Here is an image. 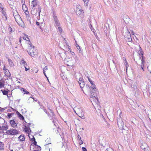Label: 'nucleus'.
<instances>
[{"label":"nucleus","mask_w":151,"mask_h":151,"mask_svg":"<svg viewBox=\"0 0 151 151\" xmlns=\"http://www.w3.org/2000/svg\"><path fill=\"white\" fill-rule=\"evenodd\" d=\"M87 78L88 81L91 84L92 89V91L91 92L90 94L91 100L94 101L95 102H98L97 94L98 92L97 89L96 88L95 85L94 83V81H92L88 77Z\"/></svg>","instance_id":"nucleus-1"},{"label":"nucleus","mask_w":151,"mask_h":151,"mask_svg":"<svg viewBox=\"0 0 151 151\" xmlns=\"http://www.w3.org/2000/svg\"><path fill=\"white\" fill-rule=\"evenodd\" d=\"M31 13L33 15L34 17L37 19L40 18V13L41 12V8L40 6L38 5V8H30Z\"/></svg>","instance_id":"nucleus-2"},{"label":"nucleus","mask_w":151,"mask_h":151,"mask_svg":"<svg viewBox=\"0 0 151 151\" xmlns=\"http://www.w3.org/2000/svg\"><path fill=\"white\" fill-rule=\"evenodd\" d=\"M75 62L74 57H66L64 60V62L68 66H72L73 65Z\"/></svg>","instance_id":"nucleus-3"},{"label":"nucleus","mask_w":151,"mask_h":151,"mask_svg":"<svg viewBox=\"0 0 151 151\" xmlns=\"http://www.w3.org/2000/svg\"><path fill=\"white\" fill-rule=\"evenodd\" d=\"M29 50H27L29 54L31 56L35 57V55H37V51L36 48L34 46L32 47H29Z\"/></svg>","instance_id":"nucleus-4"},{"label":"nucleus","mask_w":151,"mask_h":151,"mask_svg":"<svg viewBox=\"0 0 151 151\" xmlns=\"http://www.w3.org/2000/svg\"><path fill=\"white\" fill-rule=\"evenodd\" d=\"M19 131L15 129H11L7 130L6 132V134L9 135H15L19 134Z\"/></svg>","instance_id":"nucleus-5"},{"label":"nucleus","mask_w":151,"mask_h":151,"mask_svg":"<svg viewBox=\"0 0 151 151\" xmlns=\"http://www.w3.org/2000/svg\"><path fill=\"white\" fill-rule=\"evenodd\" d=\"M75 109L77 112L76 113L77 115L81 117L83 119H84L85 117H84V112L83 111L82 109L81 108H78V107H76Z\"/></svg>","instance_id":"nucleus-6"},{"label":"nucleus","mask_w":151,"mask_h":151,"mask_svg":"<svg viewBox=\"0 0 151 151\" xmlns=\"http://www.w3.org/2000/svg\"><path fill=\"white\" fill-rule=\"evenodd\" d=\"M82 89L83 93L86 94H90L91 92L92 91V88H91V87L88 85H86Z\"/></svg>","instance_id":"nucleus-7"},{"label":"nucleus","mask_w":151,"mask_h":151,"mask_svg":"<svg viewBox=\"0 0 151 151\" xmlns=\"http://www.w3.org/2000/svg\"><path fill=\"white\" fill-rule=\"evenodd\" d=\"M76 13L77 14L80 15L83 13V10H82L81 7L78 4H77L76 6Z\"/></svg>","instance_id":"nucleus-8"},{"label":"nucleus","mask_w":151,"mask_h":151,"mask_svg":"<svg viewBox=\"0 0 151 151\" xmlns=\"http://www.w3.org/2000/svg\"><path fill=\"white\" fill-rule=\"evenodd\" d=\"M122 113V111H120V113L119 114L120 119H119L118 120H117V124L119 128L121 129H122L123 128V125L124 124L121 119Z\"/></svg>","instance_id":"nucleus-9"},{"label":"nucleus","mask_w":151,"mask_h":151,"mask_svg":"<svg viewBox=\"0 0 151 151\" xmlns=\"http://www.w3.org/2000/svg\"><path fill=\"white\" fill-rule=\"evenodd\" d=\"M23 38L24 40L27 41L28 42L27 44L29 45L28 47H31L32 44L29 40V39L28 36L27 35H24L23 37Z\"/></svg>","instance_id":"nucleus-10"},{"label":"nucleus","mask_w":151,"mask_h":151,"mask_svg":"<svg viewBox=\"0 0 151 151\" xmlns=\"http://www.w3.org/2000/svg\"><path fill=\"white\" fill-rule=\"evenodd\" d=\"M37 4L38 1L37 0H33L31 2L30 8H36V7L38 8V5H37Z\"/></svg>","instance_id":"nucleus-11"},{"label":"nucleus","mask_w":151,"mask_h":151,"mask_svg":"<svg viewBox=\"0 0 151 151\" xmlns=\"http://www.w3.org/2000/svg\"><path fill=\"white\" fill-rule=\"evenodd\" d=\"M53 18L55 22V25L56 27H58L59 25V23L58 22V20L57 19L56 15L55 14H53Z\"/></svg>","instance_id":"nucleus-12"},{"label":"nucleus","mask_w":151,"mask_h":151,"mask_svg":"<svg viewBox=\"0 0 151 151\" xmlns=\"http://www.w3.org/2000/svg\"><path fill=\"white\" fill-rule=\"evenodd\" d=\"M10 124L12 127L14 129H16L17 127V125L15 121L13 120H12L10 121Z\"/></svg>","instance_id":"nucleus-13"},{"label":"nucleus","mask_w":151,"mask_h":151,"mask_svg":"<svg viewBox=\"0 0 151 151\" xmlns=\"http://www.w3.org/2000/svg\"><path fill=\"white\" fill-rule=\"evenodd\" d=\"M126 33L127 34V35L125 37L126 40L128 42H131L132 40V39L131 36L130 32L128 30Z\"/></svg>","instance_id":"nucleus-14"},{"label":"nucleus","mask_w":151,"mask_h":151,"mask_svg":"<svg viewBox=\"0 0 151 151\" xmlns=\"http://www.w3.org/2000/svg\"><path fill=\"white\" fill-rule=\"evenodd\" d=\"M3 69L4 73L6 76L7 77H10V74L9 70L7 69L5 66L4 67Z\"/></svg>","instance_id":"nucleus-15"},{"label":"nucleus","mask_w":151,"mask_h":151,"mask_svg":"<svg viewBox=\"0 0 151 151\" xmlns=\"http://www.w3.org/2000/svg\"><path fill=\"white\" fill-rule=\"evenodd\" d=\"M78 83L79 84L80 87L81 88H83L85 86V83L82 80V79H80L79 81H78Z\"/></svg>","instance_id":"nucleus-16"},{"label":"nucleus","mask_w":151,"mask_h":151,"mask_svg":"<svg viewBox=\"0 0 151 151\" xmlns=\"http://www.w3.org/2000/svg\"><path fill=\"white\" fill-rule=\"evenodd\" d=\"M64 40L65 42V45L64 46L65 47V48L67 49V50L68 51V52H72L71 51L70 48V46L68 45V43L66 42V40H65V39L64 38Z\"/></svg>","instance_id":"nucleus-17"},{"label":"nucleus","mask_w":151,"mask_h":151,"mask_svg":"<svg viewBox=\"0 0 151 151\" xmlns=\"http://www.w3.org/2000/svg\"><path fill=\"white\" fill-rule=\"evenodd\" d=\"M141 148L143 150H146L148 148V145L145 143H143L141 146Z\"/></svg>","instance_id":"nucleus-18"},{"label":"nucleus","mask_w":151,"mask_h":151,"mask_svg":"<svg viewBox=\"0 0 151 151\" xmlns=\"http://www.w3.org/2000/svg\"><path fill=\"white\" fill-rule=\"evenodd\" d=\"M16 22L18 23L21 20V19L19 14L14 17Z\"/></svg>","instance_id":"nucleus-19"},{"label":"nucleus","mask_w":151,"mask_h":151,"mask_svg":"<svg viewBox=\"0 0 151 151\" xmlns=\"http://www.w3.org/2000/svg\"><path fill=\"white\" fill-rule=\"evenodd\" d=\"M1 127H2V129L1 130H7L8 129V125L6 124H3L2 126Z\"/></svg>","instance_id":"nucleus-20"},{"label":"nucleus","mask_w":151,"mask_h":151,"mask_svg":"<svg viewBox=\"0 0 151 151\" xmlns=\"http://www.w3.org/2000/svg\"><path fill=\"white\" fill-rule=\"evenodd\" d=\"M18 138L19 139L22 141H23L25 139V137L24 134H22L19 136L18 137Z\"/></svg>","instance_id":"nucleus-21"},{"label":"nucleus","mask_w":151,"mask_h":151,"mask_svg":"<svg viewBox=\"0 0 151 151\" xmlns=\"http://www.w3.org/2000/svg\"><path fill=\"white\" fill-rule=\"evenodd\" d=\"M4 81L2 80H0V88H2L4 86Z\"/></svg>","instance_id":"nucleus-22"},{"label":"nucleus","mask_w":151,"mask_h":151,"mask_svg":"<svg viewBox=\"0 0 151 151\" xmlns=\"http://www.w3.org/2000/svg\"><path fill=\"white\" fill-rule=\"evenodd\" d=\"M17 114L18 117L20 119L22 120H23L24 119V117L19 112L17 111Z\"/></svg>","instance_id":"nucleus-23"},{"label":"nucleus","mask_w":151,"mask_h":151,"mask_svg":"<svg viewBox=\"0 0 151 151\" xmlns=\"http://www.w3.org/2000/svg\"><path fill=\"white\" fill-rule=\"evenodd\" d=\"M20 64L21 65L24 67H25V66H26L27 65V63L26 62L23 60H22L20 61Z\"/></svg>","instance_id":"nucleus-24"},{"label":"nucleus","mask_w":151,"mask_h":151,"mask_svg":"<svg viewBox=\"0 0 151 151\" xmlns=\"http://www.w3.org/2000/svg\"><path fill=\"white\" fill-rule=\"evenodd\" d=\"M75 42H76L75 46H76V47H77L78 50H79V52H81L82 51H81V47H80V46L77 44L76 41H75Z\"/></svg>","instance_id":"nucleus-25"},{"label":"nucleus","mask_w":151,"mask_h":151,"mask_svg":"<svg viewBox=\"0 0 151 151\" xmlns=\"http://www.w3.org/2000/svg\"><path fill=\"white\" fill-rule=\"evenodd\" d=\"M22 7L24 11H26L27 10V8L25 4H22Z\"/></svg>","instance_id":"nucleus-26"},{"label":"nucleus","mask_w":151,"mask_h":151,"mask_svg":"<svg viewBox=\"0 0 151 151\" xmlns=\"http://www.w3.org/2000/svg\"><path fill=\"white\" fill-rule=\"evenodd\" d=\"M142 60L141 59H140V60L141 61V69H142V70H144V68H143V62H144V61H143V56H142Z\"/></svg>","instance_id":"nucleus-27"},{"label":"nucleus","mask_w":151,"mask_h":151,"mask_svg":"<svg viewBox=\"0 0 151 151\" xmlns=\"http://www.w3.org/2000/svg\"><path fill=\"white\" fill-rule=\"evenodd\" d=\"M8 62L9 63V65L11 67H13L14 66V64L13 63L12 60L11 59H8Z\"/></svg>","instance_id":"nucleus-28"},{"label":"nucleus","mask_w":151,"mask_h":151,"mask_svg":"<svg viewBox=\"0 0 151 151\" xmlns=\"http://www.w3.org/2000/svg\"><path fill=\"white\" fill-rule=\"evenodd\" d=\"M4 144L2 142L0 141V150H2L4 149Z\"/></svg>","instance_id":"nucleus-29"},{"label":"nucleus","mask_w":151,"mask_h":151,"mask_svg":"<svg viewBox=\"0 0 151 151\" xmlns=\"http://www.w3.org/2000/svg\"><path fill=\"white\" fill-rule=\"evenodd\" d=\"M30 128H28L27 127L25 126L24 131L25 132H26L27 133H29V129Z\"/></svg>","instance_id":"nucleus-30"},{"label":"nucleus","mask_w":151,"mask_h":151,"mask_svg":"<svg viewBox=\"0 0 151 151\" xmlns=\"http://www.w3.org/2000/svg\"><path fill=\"white\" fill-rule=\"evenodd\" d=\"M13 13L14 17L19 14L17 11L16 10H14L13 11Z\"/></svg>","instance_id":"nucleus-31"},{"label":"nucleus","mask_w":151,"mask_h":151,"mask_svg":"<svg viewBox=\"0 0 151 151\" xmlns=\"http://www.w3.org/2000/svg\"><path fill=\"white\" fill-rule=\"evenodd\" d=\"M1 91L2 92L3 95H7L8 92V91H6L5 90H1Z\"/></svg>","instance_id":"nucleus-32"},{"label":"nucleus","mask_w":151,"mask_h":151,"mask_svg":"<svg viewBox=\"0 0 151 151\" xmlns=\"http://www.w3.org/2000/svg\"><path fill=\"white\" fill-rule=\"evenodd\" d=\"M2 16L3 19L4 20H6L7 19V16L6 14H2Z\"/></svg>","instance_id":"nucleus-33"},{"label":"nucleus","mask_w":151,"mask_h":151,"mask_svg":"<svg viewBox=\"0 0 151 151\" xmlns=\"http://www.w3.org/2000/svg\"><path fill=\"white\" fill-rule=\"evenodd\" d=\"M124 64L125 65L126 69V71H127V68H128V67H129V65L128 64L127 61L126 60H125V61L124 62Z\"/></svg>","instance_id":"nucleus-34"},{"label":"nucleus","mask_w":151,"mask_h":151,"mask_svg":"<svg viewBox=\"0 0 151 151\" xmlns=\"http://www.w3.org/2000/svg\"><path fill=\"white\" fill-rule=\"evenodd\" d=\"M14 113H8L7 115V118L9 119L11 117L13 114Z\"/></svg>","instance_id":"nucleus-35"},{"label":"nucleus","mask_w":151,"mask_h":151,"mask_svg":"<svg viewBox=\"0 0 151 151\" xmlns=\"http://www.w3.org/2000/svg\"><path fill=\"white\" fill-rule=\"evenodd\" d=\"M21 89L23 90V91L24 92V94H28L29 93V92H28V91H26V90H25V89H24L23 88H21Z\"/></svg>","instance_id":"nucleus-36"},{"label":"nucleus","mask_w":151,"mask_h":151,"mask_svg":"<svg viewBox=\"0 0 151 151\" xmlns=\"http://www.w3.org/2000/svg\"><path fill=\"white\" fill-rule=\"evenodd\" d=\"M32 141V142H34L33 143L35 145H36L37 144V142L35 141V139L34 137H33V138L31 139Z\"/></svg>","instance_id":"nucleus-37"},{"label":"nucleus","mask_w":151,"mask_h":151,"mask_svg":"<svg viewBox=\"0 0 151 151\" xmlns=\"http://www.w3.org/2000/svg\"><path fill=\"white\" fill-rule=\"evenodd\" d=\"M89 26L90 28L91 29V30L93 32H94V29H93V27L92 26V25L91 24V22H90V24H89Z\"/></svg>","instance_id":"nucleus-38"},{"label":"nucleus","mask_w":151,"mask_h":151,"mask_svg":"<svg viewBox=\"0 0 151 151\" xmlns=\"http://www.w3.org/2000/svg\"><path fill=\"white\" fill-rule=\"evenodd\" d=\"M8 30L9 31V33L11 34L12 32V28L10 26L8 28Z\"/></svg>","instance_id":"nucleus-39"},{"label":"nucleus","mask_w":151,"mask_h":151,"mask_svg":"<svg viewBox=\"0 0 151 151\" xmlns=\"http://www.w3.org/2000/svg\"><path fill=\"white\" fill-rule=\"evenodd\" d=\"M48 69L47 67V66H45L43 69V72H45L46 70Z\"/></svg>","instance_id":"nucleus-40"},{"label":"nucleus","mask_w":151,"mask_h":151,"mask_svg":"<svg viewBox=\"0 0 151 151\" xmlns=\"http://www.w3.org/2000/svg\"><path fill=\"white\" fill-rule=\"evenodd\" d=\"M1 12L2 14H6L5 10L3 9V10L1 9Z\"/></svg>","instance_id":"nucleus-41"},{"label":"nucleus","mask_w":151,"mask_h":151,"mask_svg":"<svg viewBox=\"0 0 151 151\" xmlns=\"http://www.w3.org/2000/svg\"><path fill=\"white\" fill-rule=\"evenodd\" d=\"M83 1L84 2V3L85 4H87L88 2V0H83Z\"/></svg>","instance_id":"nucleus-42"},{"label":"nucleus","mask_w":151,"mask_h":151,"mask_svg":"<svg viewBox=\"0 0 151 151\" xmlns=\"http://www.w3.org/2000/svg\"><path fill=\"white\" fill-rule=\"evenodd\" d=\"M82 149L83 151H87L85 147H83L82 148Z\"/></svg>","instance_id":"nucleus-43"},{"label":"nucleus","mask_w":151,"mask_h":151,"mask_svg":"<svg viewBox=\"0 0 151 151\" xmlns=\"http://www.w3.org/2000/svg\"><path fill=\"white\" fill-rule=\"evenodd\" d=\"M26 17H27V20H28L29 21V20L30 19V16L29 15L27 16H26Z\"/></svg>","instance_id":"nucleus-44"},{"label":"nucleus","mask_w":151,"mask_h":151,"mask_svg":"<svg viewBox=\"0 0 151 151\" xmlns=\"http://www.w3.org/2000/svg\"><path fill=\"white\" fill-rule=\"evenodd\" d=\"M58 31L59 32H62V28L60 27H58Z\"/></svg>","instance_id":"nucleus-45"},{"label":"nucleus","mask_w":151,"mask_h":151,"mask_svg":"<svg viewBox=\"0 0 151 151\" xmlns=\"http://www.w3.org/2000/svg\"><path fill=\"white\" fill-rule=\"evenodd\" d=\"M5 109L2 108L0 107V112L3 111L4 110H5Z\"/></svg>","instance_id":"nucleus-46"},{"label":"nucleus","mask_w":151,"mask_h":151,"mask_svg":"<svg viewBox=\"0 0 151 151\" xmlns=\"http://www.w3.org/2000/svg\"><path fill=\"white\" fill-rule=\"evenodd\" d=\"M0 8L2 10H3V9H4L3 5L1 3H0Z\"/></svg>","instance_id":"nucleus-47"},{"label":"nucleus","mask_w":151,"mask_h":151,"mask_svg":"<svg viewBox=\"0 0 151 151\" xmlns=\"http://www.w3.org/2000/svg\"><path fill=\"white\" fill-rule=\"evenodd\" d=\"M79 140H80V141L79 142V143L80 144V145L82 144L83 143V141L81 139H80Z\"/></svg>","instance_id":"nucleus-48"},{"label":"nucleus","mask_w":151,"mask_h":151,"mask_svg":"<svg viewBox=\"0 0 151 151\" xmlns=\"http://www.w3.org/2000/svg\"><path fill=\"white\" fill-rule=\"evenodd\" d=\"M25 13L26 14V16H29V15H28L29 13L28 12L27 10L26 11H25Z\"/></svg>","instance_id":"nucleus-49"},{"label":"nucleus","mask_w":151,"mask_h":151,"mask_svg":"<svg viewBox=\"0 0 151 151\" xmlns=\"http://www.w3.org/2000/svg\"><path fill=\"white\" fill-rule=\"evenodd\" d=\"M25 68V70L26 71H27L28 69H29V68L28 67V68H27L26 67V66H25V67H24Z\"/></svg>","instance_id":"nucleus-50"},{"label":"nucleus","mask_w":151,"mask_h":151,"mask_svg":"<svg viewBox=\"0 0 151 151\" xmlns=\"http://www.w3.org/2000/svg\"><path fill=\"white\" fill-rule=\"evenodd\" d=\"M78 139L79 140H80L81 139V137L79 135H78Z\"/></svg>","instance_id":"nucleus-51"},{"label":"nucleus","mask_w":151,"mask_h":151,"mask_svg":"<svg viewBox=\"0 0 151 151\" xmlns=\"http://www.w3.org/2000/svg\"><path fill=\"white\" fill-rule=\"evenodd\" d=\"M45 76L47 78V80H48V78L47 77V76L46 75V73H45V72H43Z\"/></svg>","instance_id":"nucleus-52"},{"label":"nucleus","mask_w":151,"mask_h":151,"mask_svg":"<svg viewBox=\"0 0 151 151\" xmlns=\"http://www.w3.org/2000/svg\"><path fill=\"white\" fill-rule=\"evenodd\" d=\"M36 25H39V22H36Z\"/></svg>","instance_id":"nucleus-53"},{"label":"nucleus","mask_w":151,"mask_h":151,"mask_svg":"<svg viewBox=\"0 0 151 151\" xmlns=\"http://www.w3.org/2000/svg\"><path fill=\"white\" fill-rule=\"evenodd\" d=\"M131 33L133 35H134V32H133V31H132Z\"/></svg>","instance_id":"nucleus-54"},{"label":"nucleus","mask_w":151,"mask_h":151,"mask_svg":"<svg viewBox=\"0 0 151 151\" xmlns=\"http://www.w3.org/2000/svg\"><path fill=\"white\" fill-rule=\"evenodd\" d=\"M22 1V4H24V1H23V0H21Z\"/></svg>","instance_id":"nucleus-55"},{"label":"nucleus","mask_w":151,"mask_h":151,"mask_svg":"<svg viewBox=\"0 0 151 151\" xmlns=\"http://www.w3.org/2000/svg\"><path fill=\"white\" fill-rule=\"evenodd\" d=\"M109 150L108 149H106L105 151H109Z\"/></svg>","instance_id":"nucleus-56"},{"label":"nucleus","mask_w":151,"mask_h":151,"mask_svg":"<svg viewBox=\"0 0 151 151\" xmlns=\"http://www.w3.org/2000/svg\"><path fill=\"white\" fill-rule=\"evenodd\" d=\"M51 113H52V115L53 116H54V114L52 112H51Z\"/></svg>","instance_id":"nucleus-57"},{"label":"nucleus","mask_w":151,"mask_h":151,"mask_svg":"<svg viewBox=\"0 0 151 151\" xmlns=\"http://www.w3.org/2000/svg\"><path fill=\"white\" fill-rule=\"evenodd\" d=\"M109 151H114V150L112 149H111V150H110Z\"/></svg>","instance_id":"nucleus-58"},{"label":"nucleus","mask_w":151,"mask_h":151,"mask_svg":"<svg viewBox=\"0 0 151 151\" xmlns=\"http://www.w3.org/2000/svg\"><path fill=\"white\" fill-rule=\"evenodd\" d=\"M1 128L2 127H1V126H0V130L1 129H2Z\"/></svg>","instance_id":"nucleus-59"},{"label":"nucleus","mask_w":151,"mask_h":151,"mask_svg":"<svg viewBox=\"0 0 151 151\" xmlns=\"http://www.w3.org/2000/svg\"><path fill=\"white\" fill-rule=\"evenodd\" d=\"M21 39H19V41L20 42H21Z\"/></svg>","instance_id":"nucleus-60"},{"label":"nucleus","mask_w":151,"mask_h":151,"mask_svg":"<svg viewBox=\"0 0 151 151\" xmlns=\"http://www.w3.org/2000/svg\"><path fill=\"white\" fill-rule=\"evenodd\" d=\"M38 147L39 148H40V146H38Z\"/></svg>","instance_id":"nucleus-61"},{"label":"nucleus","mask_w":151,"mask_h":151,"mask_svg":"<svg viewBox=\"0 0 151 151\" xmlns=\"http://www.w3.org/2000/svg\"><path fill=\"white\" fill-rule=\"evenodd\" d=\"M11 151H13V150H11Z\"/></svg>","instance_id":"nucleus-62"},{"label":"nucleus","mask_w":151,"mask_h":151,"mask_svg":"<svg viewBox=\"0 0 151 151\" xmlns=\"http://www.w3.org/2000/svg\"><path fill=\"white\" fill-rule=\"evenodd\" d=\"M18 83H20V82H19V81H18Z\"/></svg>","instance_id":"nucleus-63"},{"label":"nucleus","mask_w":151,"mask_h":151,"mask_svg":"<svg viewBox=\"0 0 151 151\" xmlns=\"http://www.w3.org/2000/svg\"><path fill=\"white\" fill-rule=\"evenodd\" d=\"M34 151H36V150H34Z\"/></svg>","instance_id":"nucleus-64"}]
</instances>
